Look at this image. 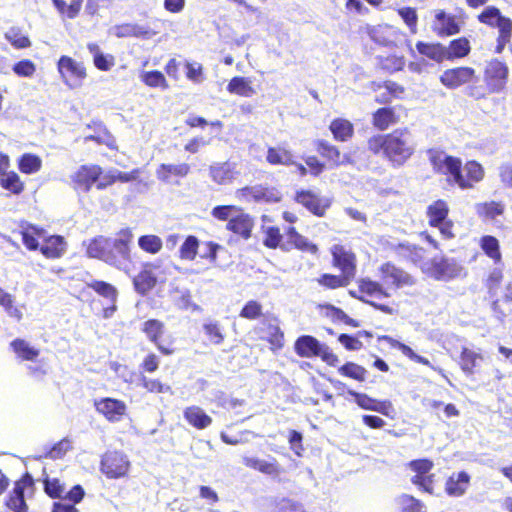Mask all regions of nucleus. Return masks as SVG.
<instances>
[{"label": "nucleus", "mask_w": 512, "mask_h": 512, "mask_svg": "<svg viewBox=\"0 0 512 512\" xmlns=\"http://www.w3.org/2000/svg\"><path fill=\"white\" fill-rule=\"evenodd\" d=\"M132 233L128 229H122L117 238L98 236L92 239L87 246V255L97 258L117 269L125 270L129 263Z\"/></svg>", "instance_id": "nucleus-1"}, {"label": "nucleus", "mask_w": 512, "mask_h": 512, "mask_svg": "<svg viewBox=\"0 0 512 512\" xmlns=\"http://www.w3.org/2000/svg\"><path fill=\"white\" fill-rule=\"evenodd\" d=\"M413 137L408 129H396L387 134L386 157L394 166L403 165L414 153Z\"/></svg>", "instance_id": "nucleus-2"}, {"label": "nucleus", "mask_w": 512, "mask_h": 512, "mask_svg": "<svg viewBox=\"0 0 512 512\" xmlns=\"http://www.w3.org/2000/svg\"><path fill=\"white\" fill-rule=\"evenodd\" d=\"M429 159L437 173L449 175L453 182L463 189L471 187L463 175L462 163L459 158L450 156L443 151L430 150Z\"/></svg>", "instance_id": "nucleus-3"}, {"label": "nucleus", "mask_w": 512, "mask_h": 512, "mask_svg": "<svg viewBox=\"0 0 512 512\" xmlns=\"http://www.w3.org/2000/svg\"><path fill=\"white\" fill-rule=\"evenodd\" d=\"M295 352L301 357L319 356L322 361L332 367H337L340 360L326 344L320 343L315 337L310 335L300 336L294 344Z\"/></svg>", "instance_id": "nucleus-4"}, {"label": "nucleus", "mask_w": 512, "mask_h": 512, "mask_svg": "<svg viewBox=\"0 0 512 512\" xmlns=\"http://www.w3.org/2000/svg\"><path fill=\"white\" fill-rule=\"evenodd\" d=\"M463 267L454 258L434 257L428 267V273L438 281H449L458 277Z\"/></svg>", "instance_id": "nucleus-5"}, {"label": "nucleus", "mask_w": 512, "mask_h": 512, "mask_svg": "<svg viewBox=\"0 0 512 512\" xmlns=\"http://www.w3.org/2000/svg\"><path fill=\"white\" fill-rule=\"evenodd\" d=\"M130 466L127 456L119 451H108L101 459V472L108 478H120L126 475Z\"/></svg>", "instance_id": "nucleus-6"}, {"label": "nucleus", "mask_w": 512, "mask_h": 512, "mask_svg": "<svg viewBox=\"0 0 512 512\" xmlns=\"http://www.w3.org/2000/svg\"><path fill=\"white\" fill-rule=\"evenodd\" d=\"M508 67L505 63L494 59L490 61L484 72V81L490 92H501L507 82Z\"/></svg>", "instance_id": "nucleus-7"}, {"label": "nucleus", "mask_w": 512, "mask_h": 512, "mask_svg": "<svg viewBox=\"0 0 512 512\" xmlns=\"http://www.w3.org/2000/svg\"><path fill=\"white\" fill-rule=\"evenodd\" d=\"M58 70L70 88L81 86L86 77V71L81 63L68 56H62L58 61Z\"/></svg>", "instance_id": "nucleus-8"}, {"label": "nucleus", "mask_w": 512, "mask_h": 512, "mask_svg": "<svg viewBox=\"0 0 512 512\" xmlns=\"http://www.w3.org/2000/svg\"><path fill=\"white\" fill-rule=\"evenodd\" d=\"M102 174V169L97 165H82L71 176L74 183V189L88 193L94 183H96Z\"/></svg>", "instance_id": "nucleus-9"}, {"label": "nucleus", "mask_w": 512, "mask_h": 512, "mask_svg": "<svg viewBox=\"0 0 512 512\" xmlns=\"http://www.w3.org/2000/svg\"><path fill=\"white\" fill-rule=\"evenodd\" d=\"M475 77V70L470 67L448 69L440 76L441 83L449 89H455L469 83Z\"/></svg>", "instance_id": "nucleus-10"}, {"label": "nucleus", "mask_w": 512, "mask_h": 512, "mask_svg": "<svg viewBox=\"0 0 512 512\" xmlns=\"http://www.w3.org/2000/svg\"><path fill=\"white\" fill-rule=\"evenodd\" d=\"M295 201L318 217L324 216L326 209L330 206L327 199L319 198L310 190L298 191L295 195Z\"/></svg>", "instance_id": "nucleus-11"}, {"label": "nucleus", "mask_w": 512, "mask_h": 512, "mask_svg": "<svg viewBox=\"0 0 512 512\" xmlns=\"http://www.w3.org/2000/svg\"><path fill=\"white\" fill-rule=\"evenodd\" d=\"M111 31L117 38L136 37L151 39L157 34L149 25H140L137 23L115 25L112 27Z\"/></svg>", "instance_id": "nucleus-12"}, {"label": "nucleus", "mask_w": 512, "mask_h": 512, "mask_svg": "<svg viewBox=\"0 0 512 512\" xmlns=\"http://www.w3.org/2000/svg\"><path fill=\"white\" fill-rule=\"evenodd\" d=\"M243 196H250L255 201L266 203H277L281 200V193L275 187H267L263 185L247 186L240 190Z\"/></svg>", "instance_id": "nucleus-13"}, {"label": "nucleus", "mask_w": 512, "mask_h": 512, "mask_svg": "<svg viewBox=\"0 0 512 512\" xmlns=\"http://www.w3.org/2000/svg\"><path fill=\"white\" fill-rule=\"evenodd\" d=\"M95 407L99 413L112 422L120 420L126 412L125 403L114 398H103L95 402Z\"/></svg>", "instance_id": "nucleus-14"}, {"label": "nucleus", "mask_w": 512, "mask_h": 512, "mask_svg": "<svg viewBox=\"0 0 512 512\" xmlns=\"http://www.w3.org/2000/svg\"><path fill=\"white\" fill-rule=\"evenodd\" d=\"M333 261L335 266L341 269L343 276L351 280L356 272V258L351 252L346 251L343 247H335L333 251Z\"/></svg>", "instance_id": "nucleus-15"}, {"label": "nucleus", "mask_w": 512, "mask_h": 512, "mask_svg": "<svg viewBox=\"0 0 512 512\" xmlns=\"http://www.w3.org/2000/svg\"><path fill=\"white\" fill-rule=\"evenodd\" d=\"M254 226L253 218L246 213H238L231 217L228 221L226 228L233 233L240 235L243 239L251 237V231Z\"/></svg>", "instance_id": "nucleus-16"}, {"label": "nucleus", "mask_w": 512, "mask_h": 512, "mask_svg": "<svg viewBox=\"0 0 512 512\" xmlns=\"http://www.w3.org/2000/svg\"><path fill=\"white\" fill-rule=\"evenodd\" d=\"M384 279H391L397 287L412 286L415 284L414 278L406 271L387 262L380 267Z\"/></svg>", "instance_id": "nucleus-17"}, {"label": "nucleus", "mask_w": 512, "mask_h": 512, "mask_svg": "<svg viewBox=\"0 0 512 512\" xmlns=\"http://www.w3.org/2000/svg\"><path fill=\"white\" fill-rule=\"evenodd\" d=\"M286 237L287 241L281 245V249L284 251H289L292 247L312 254L318 251L317 246L311 243L306 237L299 234L294 227L288 228Z\"/></svg>", "instance_id": "nucleus-18"}, {"label": "nucleus", "mask_w": 512, "mask_h": 512, "mask_svg": "<svg viewBox=\"0 0 512 512\" xmlns=\"http://www.w3.org/2000/svg\"><path fill=\"white\" fill-rule=\"evenodd\" d=\"M347 392L349 395L354 397L355 402L362 409L376 411L381 414L388 415L387 409L391 407V403L389 401L380 402L371 398L367 394L359 393L352 389H348Z\"/></svg>", "instance_id": "nucleus-19"}, {"label": "nucleus", "mask_w": 512, "mask_h": 512, "mask_svg": "<svg viewBox=\"0 0 512 512\" xmlns=\"http://www.w3.org/2000/svg\"><path fill=\"white\" fill-rule=\"evenodd\" d=\"M477 18L481 23L490 27L498 28V31H500L502 27L506 26V23L509 28H512V20L503 16L500 10L495 6L486 7Z\"/></svg>", "instance_id": "nucleus-20"}, {"label": "nucleus", "mask_w": 512, "mask_h": 512, "mask_svg": "<svg viewBox=\"0 0 512 512\" xmlns=\"http://www.w3.org/2000/svg\"><path fill=\"white\" fill-rule=\"evenodd\" d=\"M184 419L193 427L202 430L209 427L212 418L199 406L193 405L185 408Z\"/></svg>", "instance_id": "nucleus-21"}, {"label": "nucleus", "mask_w": 512, "mask_h": 512, "mask_svg": "<svg viewBox=\"0 0 512 512\" xmlns=\"http://www.w3.org/2000/svg\"><path fill=\"white\" fill-rule=\"evenodd\" d=\"M87 49L93 56V62L97 69L101 71H109L115 65L114 56L111 54H104L98 44L88 43Z\"/></svg>", "instance_id": "nucleus-22"}, {"label": "nucleus", "mask_w": 512, "mask_h": 512, "mask_svg": "<svg viewBox=\"0 0 512 512\" xmlns=\"http://www.w3.org/2000/svg\"><path fill=\"white\" fill-rule=\"evenodd\" d=\"M469 481L470 476L464 471L452 475L446 481V492L451 496H461L466 491Z\"/></svg>", "instance_id": "nucleus-23"}, {"label": "nucleus", "mask_w": 512, "mask_h": 512, "mask_svg": "<svg viewBox=\"0 0 512 512\" xmlns=\"http://www.w3.org/2000/svg\"><path fill=\"white\" fill-rule=\"evenodd\" d=\"M190 171L187 163L181 164H161L156 171L157 178L163 182H169L171 175L185 177Z\"/></svg>", "instance_id": "nucleus-24"}, {"label": "nucleus", "mask_w": 512, "mask_h": 512, "mask_svg": "<svg viewBox=\"0 0 512 512\" xmlns=\"http://www.w3.org/2000/svg\"><path fill=\"white\" fill-rule=\"evenodd\" d=\"M418 52L438 63L446 59V47L440 43H425L419 41L416 44Z\"/></svg>", "instance_id": "nucleus-25"}, {"label": "nucleus", "mask_w": 512, "mask_h": 512, "mask_svg": "<svg viewBox=\"0 0 512 512\" xmlns=\"http://www.w3.org/2000/svg\"><path fill=\"white\" fill-rule=\"evenodd\" d=\"M40 251L47 258H59L65 251V242L63 237L58 235L49 237L40 247Z\"/></svg>", "instance_id": "nucleus-26"}, {"label": "nucleus", "mask_w": 512, "mask_h": 512, "mask_svg": "<svg viewBox=\"0 0 512 512\" xmlns=\"http://www.w3.org/2000/svg\"><path fill=\"white\" fill-rule=\"evenodd\" d=\"M210 176L217 184H225L234 178V172L231 163H217L210 166Z\"/></svg>", "instance_id": "nucleus-27"}, {"label": "nucleus", "mask_w": 512, "mask_h": 512, "mask_svg": "<svg viewBox=\"0 0 512 512\" xmlns=\"http://www.w3.org/2000/svg\"><path fill=\"white\" fill-rule=\"evenodd\" d=\"M10 347L21 360L33 361L39 356V351L30 346L24 339L17 338L13 340Z\"/></svg>", "instance_id": "nucleus-28"}, {"label": "nucleus", "mask_w": 512, "mask_h": 512, "mask_svg": "<svg viewBox=\"0 0 512 512\" xmlns=\"http://www.w3.org/2000/svg\"><path fill=\"white\" fill-rule=\"evenodd\" d=\"M228 92L237 94L243 97H251L256 91L251 86V81L245 77H233L227 85Z\"/></svg>", "instance_id": "nucleus-29"}, {"label": "nucleus", "mask_w": 512, "mask_h": 512, "mask_svg": "<svg viewBox=\"0 0 512 512\" xmlns=\"http://www.w3.org/2000/svg\"><path fill=\"white\" fill-rule=\"evenodd\" d=\"M157 283V279L151 271L143 270L133 278V285L135 290L141 294L146 295L151 291Z\"/></svg>", "instance_id": "nucleus-30"}, {"label": "nucleus", "mask_w": 512, "mask_h": 512, "mask_svg": "<svg viewBox=\"0 0 512 512\" xmlns=\"http://www.w3.org/2000/svg\"><path fill=\"white\" fill-rule=\"evenodd\" d=\"M6 506L13 512H27V504L24 498V486L15 483L12 493L6 501Z\"/></svg>", "instance_id": "nucleus-31"}, {"label": "nucleus", "mask_w": 512, "mask_h": 512, "mask_svg": "<svg viewBox=\"0 0 512 512\" xmlns=\"http://www.w3.org/2000/svg\"><path fill=\"white\" fill-rule=\"evenodd\" d=\"M448 206L443 200H437L428 207L427 214L429 216V222L432 226H438L447 220Z\"/></svg>", "instance_id": "nucleus-32"}, {"label": "nucleus", "mask_w": 512, "mask_h": 512, "mask_svg": "<svg viewBox=\"0 0 512 512\" xmlns=\"http://www.w3.org/2000/svg\"><path fill=\"white\" fill-rule=\"evenodd\" d=\"M470 43L467 38L461 37L454 39L450 42V45L446 47V59L453 60L455 58H462L469 54Z\"/></svg>", "instance_id": "nucleus-33"}, {"label": "nucleus", "mask_w": 512, "mask_h": 512, "mask_svg": "<svg viewBox=\"0 0 512 512\" xmlns=\"http://www.w3.org/2000/svg\"><path fill=\"white\" fill-rule=\"evenodd\" d=\"M330 130L336 140L347 141L353 135V125L345 119H335L330 124Z\"/></svg>", "instance_id": "nucleus-34"}, {"label": "nucleus", "mask_w": 512, "mask_h": 512, "mask_svg": "<svg viewBox=\"0 0 512 512\" xmlns=\"http://www.w3.org/2000/svg\"><path fill=\"white\" fill-rule=\"evenodd\" d=\"M436 20L440 25L439 34L453 35L460 31V27L454 16L447 14L445 11H439L436 14Z\"/></svg>", "instance_id": "nucleus-35"}, {"label": "nucleus", "mask_w": 512, "mask_h": 512, "mask_svg": "<svg viewBox=\"0 0 512 512\" xmlns=\"http://www.w3.org/2000/svg\"><path fill=\"white\" fill-rule=\"evenodd\" d=\"M396 122L395 112L390 107L379 108L373 114V124L379 130L387 129L391 124Z\"/></svg>", "instance_id": "nucleus-36"}, {"label": "nucleus", "mask_w": 512, "mask_h": 512, "mask_svg": "<svg viewBox=\"0 0 512 512\" xmlns=\"http://www.w3.org/2000/svg\"><path fill=\"white\" fill-rule=\"evenodd\" d=\"M267 161L273 165H294L293 155L290 151L282 148L270 147L267 151Z\"/></svg>", "instance_id": "nucleus-37"}, {"label": "nucleus", "mask_w": 512, "mask_h": 512, "mask_svg": "<svg viewBox=\"0 0 512 512\" xmlns=\"http://www.w3.org/2000/svg\"><path fill=\"white\" fill-rule=\"evenodd\" d=\"M0 185L2 188L15 195H19L24 190L23 182L20 180L18 174L13 171L6 172L0 176Z\"/></svg>", "instance_id": "nucleus-38"}, {"label": "nucleus", "mask_w": 512, "mask_h": 512, "mask_svg": "<svg viewBox=\"0 0 512 512\" xmlns=\"http://www.w3.org/2000/svg\"><path fill=\"white\" fill-rule=\"evenodd\" d=\"M481 360H482V357L478 353H476L468 348H463V350L461 352V356H460L461 369L467 375H471L474 373V368L477 367L478 361H481Z\"/></svg>", "instance_id": "nucleus-39"}, {"label": "nucleus", "mask_w": 512, "mask_h": 512, "mask_svg": "<svg viewBox=\"0 0 512 512\" xmlns=\"http://www.w3.org/2000/svg\"><path fill=\"white\" fill-rule=\"evenodd\" d=\"M338 372L342 376L349 377L360 382L366 380V375L368 373V371L363 366L354 362H346L344 365L338 368Z\"/></svg>", "instance_id": "nucleus-40"}, {"label": "nucleus", "mask_w": 512, "mask_h": 512, "mask_svg": "<svg viewBox=\"0 0 512 512\" xmlns=\"http://www.w3.org/2000/svg\"><path fill=\"white\" fill-rule=\"evenodd\" d=\"M359 291L368 296L377 298L390 296V294L384 290L383 286L380 283L372 281L370 279L359 280Z\"/></svg>", "instance_id": "nucleus-41"}, {"label": "nucleus", "mask_w": 512, "mask_h": 512, "mask_svg": "<svg viewBox=\"0 0 512 512\" xmlns=\"http://www.w3.org/2000/svg\"><path fill=\"white\" fill-rule=\"evenodd\" d=\"M88 287L92 288L99 295L108 299L111 303H115L118 296L117 289L105 281L93 280L88 283Z\"/></svg>", "instance_id": "nucleus-42"}, {"label": "nucleus", "mask_w": 512, "mask_h": 512, "mask_svg": "<svg viewBox=\"0 0 512 512\" xmlns=\"http://www.w3.org/2000/svg\"><path fill=\"white\" fill-rule=\"evenodd\" d=\"M42 161L41 159L33 154H24L19 159V169L21 172L26 174H33L40 170Z\"/></svg>", "instance_id": "nucleus-43"}, {"label": "nucleus", "mask_w": 512, "mask_h": 512, "mask_svg": "<svg viewBox=\"0 0 512 512\" xmlns=\"http://www.w3.org/2000/svg\"><path fill=\"white\" fill-rule=\"evenodd\" d=\"M481 248L486 255L492 258L495 262H499L501 260L499 241L494 236H484L481 239Z\"/></svg>", "instance_id": "nucleus-44"}, {"label": "nucleus", "mask_w": 512, "mask_h": 512, "mask_svg": "<svg viewBox=\"0 0 512 512\" xmlns=\"http://www.w3.org/2000/svg\"><path fill=\"white\" fill-rule=\"evenodd\" d=\"M395 251L399 255L405 256L414 262L420 260L423 255V249L421 247L409 242L399 243L395 247Z\"/></svg>", "instance_id": "nucleus-45"}, {"label": "nucleus", "mask_w": 512, "mask_h": 512, "mask_svg": "<svg viewBox=\"0 0 512 512\" xmlns=\"http://www.w3.org/2000/svg\"><path fill=\"white\" fill-rule=\"evenodd\" d=\"M139 247L151 254L159 252L162 248V240L156 235H143L138 239Z\"/></svg>", "instance_id": "nucleus-46"}, {"label": "nucleus", "mask_w": 512, "mask_h": 512, "mask_svg": "<svg viewBox=\"0 0 512 512\" xmlns=\"http://www.w3.org/2000/svg\"><path fill=\"white\" fill-rule=\"evenodd\" d=\"M143 331L146 333L150 341L157 343V341H159V337L164 332V325L159 320L150 319L144 322Z\"/></svg>", "instance_id": "nucleus-47"}, {"label": "nucleus", "mask_w": 512, "mask_h": 512, "mask_svg": "<svg viewBox=\"0 0 512 512\" xmlns=\"http://www.w3.org/2000/svg\"><path fill=\"white\" fill-rule=\"evenodd\" d=\"M243 464L265 474H273L277 471V467L274 463H269L254 457H244Z\"/></svg>", "instance_id": "nucleus-48"}, {"label": "nucleus", "mask_w": 512, "mask_h": 512, "mask_svg": "<svg viewBox=\"0 0 512 512\" xmlns=\"http://www.w3.org/2000/svg\"><path fill=\"white\" fill-rule=\"evenodd\" d=\"M316 149L323 157L327 158L334 165L339 162L341 153L336 146L331 145L325 140H318Z\"/></svg>", "instance_id": "nucleus-49"}, {"label": "nucleus", "mask_w": 512, "mask_h": 512, "mask_svg": "<svg viewBox=\"0 0 512 512\" xmlns=\"http://www.w3.org/2000/svg\"><path fill=\"white\" fill-rule=\"evenodd\" d=\"M199 240L197 237L188 236L180 247V257L186 260H193L197 254Z\"/></svg>", "instance_id": "nucleus-50"}, {"label": "nucleus", "mask_w": 512, "mask_h": 512, "mask_svg": "<svg viewBox=\"0 0 512 512\" xmlns=\"http://www.w3.org/2000/svg\"><path fill=\"white\" fill-rule=\"evenodd\" d=\"M5 37L16 48H27L31 45L29 38L23 35L18 28H10Z\"/></svg>", "instance_id": "nucleus-51"}, {"label": "nucleus", "mask_w": 512, "mask_h": 512, "mask_svg": "<svg viewBox=\"0 0 512 512\" xmlns=\"http://www.w3.org/2000/svg\"><path fill=\"white\" fill-rule=\"evenodd\" d=\"M142 81L150 87H161L163 89L168 88V84L163 73L158 70L144 72L142 75Z\"/></svg>", "instance_id": "nucleus-52"}, {"label": "nucleus", "mask_w": 512, "mask_h": 512, "mask_svg": "<svg viewBox=\"0 0 512 512\" xmlns=\"http://www.w3.org/2000/svg\"><path fill=\"white\" fill-rule=\"evenodd\" d=\"M319 284L326 286L331 289H335L338 287H345L349 284L350 280L345 276L340 277L332 274H323L318 279Z\"/></svg>", "instance_id": "nucleus-53"}, {"label": "nucleus", "mask_w": 512, "mask_h": 512, "mask_svg": "<svg viewBox=\"0 0 512 512\" xmlns=\"http://www.w3.org/2000/svg\"><path fill=\"white\" fill-rule=\"evenodd\" d=\"M262 315V306L255 300L248 301L240 312V317L254 320Z\"/></svg>", "instance_id": "nucleus-54"}, {"label": "nucleus", "mask_w": 512, "mask_h": 512, "mask_svg": "<svg viewBox=\"0 0 512 512\" xmlns=\"http://www.w3.org/2000/svg\"><path fill=\"white\" fill-rule=\"evenodd\" d=\"M203 330L213 344L219 345L223 342L224 335L218 323H206L203 325Z\"/></svg>", "instance_id": "nucleus-55"}, {"label": "nucleus", "mask_w": 512, "mask_h": 512, "mask_svg": "<svg viewBox=\"0 0 512 512\" xmlns=\"http://www.w3.org/2000/svg\"><path fill=\"white\" fill-rule=\"evenodd\" d=\"M275 512H305V510L300 502L282 498L276 503Z\"/></svg>", "instance_id": "nucleus-56"}, {"label": "nucleus", "mask_w": 512, "mask_h": 512, "mask_svg": "<svg viewBox=\"0 0 512 512\" xmlns=\"http://www.w3.org/2000/svg\"><path fill=\"white\" fill-rule=\"evenodd\" d=\"M464 171L468 177V182L472 185L471 181L478 182L483 178L484 171L482 166L476 161H469L464 166Z\"/></svg>", "instance_id": "nucleus-57"}, {"label": "nucleus", "mask_w": 512, "mask_h": 512, "mask_svg": "<svg viewBox=\"0 0 512 512\" xmlns=\"http://www.w3.org/2000/svg\"><path fill=\"white\" fill-rule=\"evenodd\" d=\"M398 14L410 28L411 32L415 33L418 21L416 10L411 7H403L398 10Z\"/></svg>", "instance_id": "nucleus-58"}, {"label": "nucleus", "mask_w": 512, "mask_h": 512, "mask_svg": "<svg viewBox=\"0 0 512 512\" xmlns=\"http://www.w3.org/2000/svg\"><path fill=\"white\" fill-rule=\"evenodd\" d=\"M238 211L239 209L233 205H219L212 209L211 214L218 220L229 221L231 217L235 216L234 213Z\"/></svg>", "instance_id": "nucleus-59"}, {"label": "nucleus", "mask_w": 512, "mask_h": 512, "mask_svg": "<svg viewBox=\"0 0 512 512\" xmlns=\"http://www.w3.org/2000/svg\"><path fill=\"white\" fill-rule=\"evenodd\" d=\"M44 490L51 498H61L64 487L60 484L58 479H50L46 476L44 479Z\"/></svg>", "instance_id": "nucleus-60"}, {"label": "nucleus", "mask_w": 512, "mask_h": 512, "mask_svg": "<svg viewBox=\"0 0 512 512\" xmlns=\"http://www.w3.org/2000/svg\"><path fill=\"white\" fill-rule=\"evenodd\" d=\"M35 70V64L28 59L21 60L13 66L14 73L21 77H31Z\"/></svg>", "instance_id": "nucleus-61"}, {"label": "nucleus", "mask_w": 512, "mask_h": 512, "mask_svg": "<svg viewBox=\"0 0 512 512\" xmlns=\"http://www.w3.org/2000/svg\"><path fill=\"white\" fill-rule=\"evenodd\" d=\"M71 449L70 441L66 438L56 443L46 454L51 459L62 458Z\"/></svg>", "instance_id": "nucleus-62"}, {"label": "nucleus", "mask_w": 512, "mask_h": 512, "mask_svg": "<svg viewBox=\"0 0 512 512\" xmlns=\"http://www.w3.org/2000/svg\"><path fill=\"white\" fill-rule=\"evenodd\" d=\"M400 501L403 506V512H425L424 505L412 496L402 495Z\"/></svg>", "instance_id": "nucleus-63"}, {"label": "nucleus", "mask_w": 512, "mask_h": 512, "mask_svg": "<svg viewBox=\"0 0 512 512\" xmlns=\"http://www.w3.org/2000/svg\"><path fill=\"white\" fill-rule=\"evenodd\" d=\"M302 440H303V435L301 432H299L297 430H290L289 437H288L290 448L299 457L302 456V453L304 451Z\"/></svg>", "instance_id": "nucleus-64"}]
</instances>
